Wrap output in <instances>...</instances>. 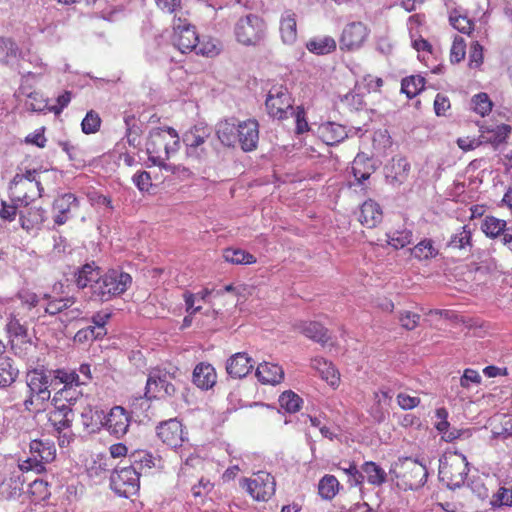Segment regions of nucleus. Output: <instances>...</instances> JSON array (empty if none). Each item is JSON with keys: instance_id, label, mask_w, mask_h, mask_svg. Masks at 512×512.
Returning a JSON list of instances; mask_svg holds the SVG:
<instances>
[{"instance_id": "f257e3e1", "label": "nucleus", "mask_w": 512, "mask_h": 512, "mask_svg": "<svg viewBox=\"0 0 512 512\" xmlns=\"http://www.w3.org/2000/svg\"><path fill=\"white\" fill-rule=\"evenodd\" d=\"M179 148L180 137L174 128H155L149 132L146 141V152L148 160L153 165L175 173V167L167 165L166 161L175 155Z\"/></svg>"}, {"instance_id": "f03ea898", "label": "nucleus", "mask_w": 512, "mask_h": 512, "mask_svg": "<svg viewBox=\"0 0 512 512\" xmlns=\"http://www.w3.org/2000/svg\"><path fill=\"white\" fill-rule=\"evenodd\" d=\"M44 187L35 169H26L13 177L9 185L10 200L19 206H28L42 197Z\"/></svg>"}, {"instance_id": "7ed1b4c3", "label": "nucleus", "mask_w": 512, "mask_h": 512, "mask_svg": "<svg viewBox=\"0 0 512 512\" xmlns=\"http://www.w3.org/2000/svg\"><path fill=\"white\" fill-rule=\"evenodd\" d=\"M132 284L129 273L116 269L108 270L100 275L95 284H91V299L101 303L124 294Z\"/></svg>"}, {"instance_id": "20e7f679", "label": "nucleus", "mask_w": 512, "mask_h": 512, "mask_svg": "<svg viewBox=\"0 0 512 512\" xmlns=\"http://www.w3.org/2000/svg\"><path fill=\"white\" fill-rule=\"evenodd\" d=\"M390 473L396 478L397 486L404 490L422 487L428 476L426 466L411 457L398 459L393 463Z\"/></svg>"}, {"instance_id": "39448f33", "label": "nucleus", "mask_w": 512, "mask_h": 512, "mask_svg": "<svg viewBox=\"0 0 512 512\" xmlns=\"http://www.w3.org/2000/svg\"><path fill=\"white\" fill-rule=\"evenodd\" d=\"M468 471V462L462 453L448 452L440 459L439 478L451 489L464 484Z\"/></svg>"}, {"instance_id": "423d86ee", "label": "nucleus", "mask_w": 512, "mask_h": 512, "mask_svg": "<svg viewBox=\"0 0 512 512\" xmlns=\"http://www.w3.org/2000/svg\"><path fill=\"white\" fill-rule=\"evenodd\" d=\"M267 25L263 18L255 14L241 17L235 25L236 40L246 46H256L264 40Z\"/></svg>"}, {"instance_id": "0eeeda50", "label": "nucleus", "mask_w": 512, "mask_h": 512, "mask_svg": "<svg viewBox=\"0 0 512 512\" xmlns=\"http://www.w3.org/2000/svg\"><path fill=\"white\" fill-rule=\"evenodd\" d=\"M31 457L19 462V469L22 472L35 471L42 473L45 470L44 464L52 462L56 457V448L49 440L34 439L30 443Z\"/></svg>"}, {"instance_id": "6e6552de", "label": "nucleus", "mask_w": 512, "mask_h": 512, "mask_svg": "<svg viewBox=\"0 0 512 512\" xmlns=\"http://www.w3.org/2000/svg\"><path fill=\"white\" fill-rule=\"evenodd\" d=\"M294 100L284 85H273L269 90L265 107L268 115L277 120H285L289 118L290 112L293 110Z\"/></svg>"}, {"instance_id": "1a4fd4ad", "label": "nucleus", "mask_w": 512, "mask_h": 512, "mask_svg": "<svg viewBox=\"0 0 512 512\" xmlns=\"http://www.w3.org/2000/svg\"><path fill=\"white\" fill-rule=\"evenodd\" d=\"M171 41L173 46L181 53H189L197 49L199 36L195 26L187 18L175 16Z\"/></svg>"}, {"instance_id": "9d476101", "label": "nucleus", "mask_w": 512, "mask_h": 512, "mask_svg": "<svg viewBox=\"0 0 512 512\" xmlns=\"http://www.w3.org/2000/svg\"><path fill=\"white\" fill-rule=\"evenodd\" d=\"M110 487L119 496H133L140 489V472L131 466L116 469L111 474Z\"/></svg>"}, {"instance_id": "9b49d317", "label": "nucleus", "mask_w": 512, "mask_h": 512, "mask_svg": "<svg viewBox=\"0 0 512 512\" xmlns=\"http://www.w3.org/2000/svg\"><path fill=\"white\" fill-rule=\"evenodd\" d=\"M48 421L58 433L59 446H68L74 438V433L71 430L74 421L72 408L54 405V409L49 412Z\"/></svg>"}, {"instance_id": "f8f14e48", "label": "nucleus", "mask_w": 512, "mask_h": 512, "mask_svg": "<svg viewBox=\"0 0 512 512\" xmlns=\"http://www.w3.org/2000/svg\"><path fill=\"white\" fill-rule=\"evenodd\" d=\"M241 485L256 501H268L275 493L276 483L270 473L259 471L251 479L244 478Z\"/></svg>"}, {"instance_id": "ddd939ff", "label": "nucleus", "mask_w": 512, "mask_h": 512, "mask_svg": "<svg viewBox=\"0 0 512 512\" xmlns=\"http://www.w3.org/2000/svg\"><path fill=\"white\" fill-rule=\"evenodd\" d=\"M156 434L162 443L174 449L181 447L188 440L187 432L177 418L160 422L156 427Z\"/></svg>"}, {"instance_id": "4468645a", "label": "nucleus", "mask_w": 512, "mask_h": 512, "mask_svg": "<svg viewBox=\"0 0 512 512\" xmlns=\"http://www.w3.org/2000/svg\"><path fill=\"white\" fill-rule=\"evenodd\" d=\"M211 135V128L207 125H195L186 131L183 135V143L186 147L188 158H201L204 148L203 145Z\"/></svg>"}, {"instance_id": "2eb2a0df", "label": "nucleus", "mask_w": 512, "mask_h": 512, "mask_svg": "<svg viewBox=\"0 0 512 512\" xmlns=\"http://www.w3.org/2000/svg\"><path fill=\"white\" fill-rule=\"evenodd\" d=\"M176 388L169 381V375L161 370L152 371L146 382L145 395L149 398L171 397L175 394Z\"/></svg>"}, {"instance_id": "dca6fc26", "label": "nucleus", "mask_w": 512, "mask_h": 512, "mask_svg": "<svg viewBox=\"0 0 512 512\" xmlns=\"http://www.w3.org/2000/svg\"><path fill=\"white\" fill-rule=\"evenodd\" d=\"M131 416L122 406H114L110 409L104 422L107 431L116 438L123 437L129 429Z\"/></svg>"}, {"instance_id": "f3484780", "label": "nucleus", "mask_w": 512, "mask_h": 512, "mask_svg": "<svg viewBox=\"0 0 512 512\" xmlns=\"http://www.w3.org/2000/svg\"><path fill=\"white\" fill-rule=\"evenodd\" d=\"M368 37V29L362 22L348 24L341 35L340 47L348 51L360 48Z\"/></svg>"}, {"instance_id": "a211bd4d", "label": "nucleus", "mask_w": 512, "mask_h": 512, "mask_svg": "<svg viewBox=\"0 0 512 512\" xmlns=\"http://www.w3.org/2000/svg\"><path fill=\"white\" fill-rule=\"evenodd\" d=\"M237 139L245 152L257 149L259 142V123L255 119L240 122L237 126Z\"/></svg>"}, {"instance_id": "6ab92c4d", "label": "nucleus", "mask_w": 512, "mask_h": 512, "mask_svg": "<svg viewBox=\"0 0 512 512\" xmlns=\"http://www.w3.org/2000/svg\"><path fill=\"white\" fill-rule=\"evenodd\" d=\"M78 207L79 202L72 193H65L57 197L52 204L55 225H64L71 218L72 211L78 209Z\"/></svg>"}, {"instance_id": "aec40b11", "label": "nucleus", "mask_w": 512, "mask_h": 512, "mask_svg": "<svg viewBox=\"0 0 512 512\" xmlns=\"http://www.w3.org/2000/svg\"><path fill=\"white\" fill-rule=\"evenodd\" d=\"M19 221L27 232L39 231L46 220V211L42 207L19 206Z\"/></svg>"}, {"instance_id": "412c9836", "label": "nucleus", "mask_w": 512, "mask_h": 512, "mask_svg": "<svg viewBox=\"0 0 512 512\" xmlns=\"http://www.w3.org/2000/svg\"><path fill=\"white\" fill-rule=\"evenodd\" d=\"M27 386L29 391L36 393L37 400L42 402L50 398L49 376L44 369H33L27 373Z\"/></svg>"}, {"instance_id": "4be33fe9", "label": "nucleus", "mask_w": 512, "mask_h": 512, "mask_svg": "<svg viewBox=\"0 0 512 512\" xmlns=\"http://www.w3.org/2000/svg\"><path fill=\"white\" fill-rule=\"evenodd\" d=\"M351 169L356 184L362 185V190L364 194H366L370 189V183L365 184V181H368L375 171V167L371 159L365 157L364 155L358 154L352 162Z\"/></svg>"}, {"instance_id": "5701e85b", "label": "nucleus", "mask_w": 512, "mask_h": 512, "mask_svg": "<svg viewBox=\"0 0 512 512\" xmlns=\"http://www.w3.org/2000/svg\"><path fill=\"white\" fill-rule=\"evenodd\" d=\"M298 331L305 337L325 346L330 343L331 335L329 330L320 322L303 321L297 325Z\"/></svg>"}, {"instance_id": "b1692460", "label": "nucleus", "mask_w": 512, "mask_h": 512, "mask_svg": "<svg viewBox=\"0 0 512 512\" xmlns=\"http://www.w3.org/2000/svg\"><path fill=\"white\" fill-rule=\"evenodd\" d=\"M254 367L253 360L244 352H239L230 357L226 364V372L233 378L245 377Z\"/></svg>"}, {"instance_id": "393cba45", "label": "nucleus", "mask_w": 512, "mask_h": 512, "mask_svg": "<svg viewBox=\"0 0 512 512\" xmlns=\"http://www.w3.org/2000/svg\"><path fill=\"white\" fill-rule=\"evenodd\" d=\"M131 467H136V471L147 472L152 468H162L163 460L161 457H156L152 453L145 450H137L129 455Z\"/></svg>"}, {"instance_id": "a878e982", "label": "nucleus", "mask_w": 512, "mask_h": 512, "mask_svg": "<svg viewBox=\"0 0 512 512\" xmlns=\"http://www.w3.org/2000/svg\"><path fill=\"white\" fill-rule=\"evenodd\" d=\"M383 219L381 206L374 200H366L360 207L359 221L367 228H374Z\"/></svg>"}, {"instance_id": "bb28decb", "label": "nucleus", "mask_w": 512, "mask_h": 512, "mask_svg": "<svg viewBox=\"0 0 512 512\" xmlns=\"http://www.w3.org/2000/svg\"><path fill=\"white\" fill-rule=\"evenodd\" d=\"M311 367L315 369L320 377L331 387L337 388L340 384V373L332 362L323 357H315L311 360Z\"/></svg>"}, {"instance_id": "cd10ccee", "label": "nucleus", "mask_w": 512, "mask_h": 512, "mask_svg": "<svg viewBox=\"0 0 512 512\" xmlns=\"http://www.w3.org/2000/svg\"><path fill=\"white\" fill-rule=\"evenodd\" d=\"M473 246V231L469 225L457 229L446 243L448 249L458 251H470Z\"/></svg>"}, {"instance_id": "c85d7f7f", "label": "nucleus", "mask_w": 512, "mask_h": 512, "mask_svg": "<svg viewBox=\"0 0 512 512\" xmlns=\"http://www.w3.org/2000/svg\"><path fill=\"white\" fill-rule=\"evenodd\" d=\"M318 133L321 140L329 146L336 145L347 137L345 126L335 122L321 124L318 128Z\"/></svg>"}, {"instance_id": "c756f323", "label": "nucleus", "mask_w": 512, "mask_h": 512, "mask_svg": "<svg viewBox=\"0 0 512 512\" xmlns=\"http://www.w3.org/2000/svg\"><path fill=\"white\" fill-rule=\"evenodd\" d=\"M256 376L263 384L276 385L281 383L284 379V371L283 368L276 363L263 362L258 365Z\"/></svg>"}, {"instance_id": "7c9ffc66", "label": "nucleus", "mask_w": 512, "mask_h": 512, "mask_svg": "<svg viewBox=\"0 0 512 512\" xmlns=\"http://www.w3.org/2000/svg\"><path fill=\"white\" fill-rule=\"evenodd\" d=\"M99 276L100 268L95 262L86 263L75 272L74 282L79 289L91 288V284H95Z\"/></svg>"}, {"instance_id": "2f4dec72", "label": "nucleus", "mask_w": 512, "mask_h": 512, "mask_svg": "<svg viewBox=\"0 0 512 512\" xmlns=\"http://www.w3.org/2000/svg\"><path fill=\"white\" fill-rule=\"evenodd\" d=\"M411 256L419 262H427L439 255V249L430 238H424L410 249Z\"/></svg>"}, {"instance_id": "473e14b6", "label": "nucleus", "mask_w": 512, "mask_h": 512, "mask_svg": "<svg viewBox=\"0 0 512 512\" xmlns=\"http://www.w3.org/2000/svg\"><path fill=\"white\" fill-rule=\"evenodd\" d=\"M216 382V373L210 364L200 363L193 371V383L201 389H209Z\"/></svg>"}, {"instance_id": "72a5a7b5", "label": "nucleus", "mask_w": 512, "mask_h": 512, "mask_svg": "<svg viewBox=\"0 0 512 512\" xmlns=\"http://www.w3.org/2000/svg\"><path fill=\"white\" fill-rule=\"evenodd\" d=\"M280 34L285 44H293L297 40L296 15L292 11H286L280 20Z\"/></svg>"}, {"instance_id": "f704fd0d", "label": "nucleus", "mask_w": 512, "mask_h": 512, "mask_svg": "<svg viewBox=\"0 0 512 512\" xmlns=\"http://www.w3.org/2000/svg\"><path fill=\"white\" fill-rule=\"evenodd\" d=\"M82 395L83 393L80 387L63 386L54 394L52 399L53 405H60V407H71L82 397Z\"/></svg>"}, {"instance_id": "c9c22d12", "label": "nucleus", "mask_w": 512, "mask_h": 512, "mask_svg": "<svg viewBox=\"0 0 512 512\" xmlns=\"http://www.w3.org/2000/svg\"><path fill=\"white\" fill-rule=\"evenodd\" d=\"M507 227L506 220L497 218L493 215H487L482 220L480 228L487 238L494 240L499 238L500 235L505 232Z\"/></svg>"}, {"instance_id": "e433bc0d", "label": "nucleus", "mask_w": 512, "mask_h": 512, "mask_svg": "<svg viewBox=\"0 0 512 512\" xmlns=\"http://www.w3.org/2000/svg\"><path fill=\"white\" fill-rule=\"evenodd\" d=\"M362 473L364 474V480L374 486H381L387 480V474L385 470L373 461H366L361 466Z\"/></svg>"}, {"instance_id": "4c0bfd02", "label": "nucleus", "mask_w": 512, "mask_h": 512, "mask_svg": "<svg viewBox=\"0 0 512 512\" xmlns=\"http://www.w3.org/2000/svg\"><path fill=\"white\" fill-rule=\"evenodd\" d=\"M511 130V126L508 124L497 125L493 128L485 127L481 129V137L484 139V142L499 145L506 141Z\"/></svg>"}, {"instance_id": "58836bf2", "label": "nucleus", "mask_w": 512, "mask_h": 512, "mask_svg": "<svg viewBox=\"0 0 512 512\" xmlns=\"http://www.w3.org/2000/svg\"><path fill=\"white\" fill-rule=\"evenodd\" d=\"M7 332L9 333L10 337H13L11 339V345L16 354L18 353L16 341H21L22 343L31 346L30 341H24V339L27 337V328L22 325L16 317L10 318L9 322L7 323ZM19 354H21V351H19Z\"/></svg>"}, {"instance_id": "ea45409f", "label": "nucleus", "mask_w": 512, "mask_h": 512, "mask_svg": "<svg viewBox=\"0 0 512 512\" xmlns=\"http://www.w3.org/2000/svg\"><path fill=\"white\" fill-rule=\"evenodd\" d=\"M425 78L420 75L405 77L401 82V91L412 99L417 96L425 87Z\"/></svg>"}, {"instance_id": "a19ab883", "label": "nucleus", "mask_w": 512, "mask_h": 512, "mask_svg": "<svg viewBox=\"0 0 512 512\" xmlns=\"http://www.w3.org/2000/svg\"><path fill=\"white\" fill-rule=\"evenodd\" d=\"M340 483L333 475H325L318 484L319 495L326 500L333 499L339 491Z\"/></svg>"}, {"instance_id": "79ce46f5", "label": "nucleus", "mask_w": 512, "mask_h": 512, "mask_svg": "<svg viewBox=\"0 0 512 512\" xmlns=\"http://www.w3.org/2000/svg\"><path fill=\"white\" fill-rule=\"evenodd\" d=\"M387 243L394 249H402L412 242L413 233L411 230L404 228L393 232H388Z\"/></svg>"}, {"instance_id": "37998d69", "label": "nucleus", "mask_w": 512, "mask_h": 512, "mask_svg": "<svg viewBox=\"0 0 512 512\" xmlns=\"http://www.w3.org/2000/svg\"><path fill=\"white\" fill-rule=\"evenodd\" d=\"M306 48L315 54L324 55L336 48V42L332 37L315 38L307 42Z\"/></svg>"}, {"instance_id": "c03bdc74", "label": "nucleus", "mask_w": 512, "mask_h": 512, "mask_svg": "<svg viewBox=\"0 0 512 512\" xmlns=\"http://www.w3.org/2000/svg\"><path fill=\"white\" fill-rule=\"evenodd\" d=\"M18 370L12 366V361L8 357L0 358V388L10 386L16 379Z\"/></svg>"}, {"instance_id": "a18cd8bd", "label": "nucleus", "mask_w": 512, "mask_h": 512, "mask_svg": "<svg viewBox=\"0 0 512 512\" xmlns=\"http://www.w3.org/2000/svg\"><path fill=\"white\" fill-rule=\"evenodd\" d=\"M303 400L295 392L284 391L279 397V404L282 409L288 413H296L301 409Z\"/></svg>"}, {"instance_id": "49530a36", "label": "nucleus", "mask_w": 512, "mask_h": 512, "mask_svg": "<svg viewBox=\"0 0 512 512\" xmlns=\"http://www.w3.org/2000/svg\"><path fill=\"white\" fill-rule=\"evenodd\" d=\"M449 21L460 33L470 35L474 30V22L466 15L460 14L458 10H453L450 13Z\"/></svg>"}, {"instance_id": "de8ad7c7", "label": "nucleus", "mask_w": 512, "mask_h": 512, "mask_svg": "<svg viewBox=\"0 0 512 512\" xmlns=\"http://www.w3.org/2000/svg\"><path fill=\"white\" fill-rule=\"evenodd\" d=\"M19 55L17 44L11 39L0 38V63L9 64Z\"/></svg>"}, {"instance_id": "09e8293b", "label": "nucleus", "mask_w": 512, "mask_h": 512, "mask_svg": "<svg viewBox=\"0 0 512 512\" xmlns=\"http://www.w3.org/2000/svg\"><path fill=\"white\" fill-rule=\"evenodd\" d=\"M472 108L475 113L481 117L487 116L493 108V102L487 93L480 92L474 95L471 99Z\"/></svg>"}, {"instance_id": "8fccbe9b", "label": "nucleus", "mask_w": 512, "mask_h": 512, "mask_svg": "<svg viewBox=\"0 0 512 512\" xmlns=\"http://www.w3.org/2000/svg\"><path fill=\"white\" fill-rule=\"evenodd\" d=\"M226 262L232 264L251 265L256 263V257L242 249L226 248Z\"/></svg>"}, {"instance_id": "3c124183", "label": "nucleus", "mask_w": 512, "mask_h": 512, "mask_svg": "<svg viewBox=\"0 0 512 512\" xmlns=\"http://www.w3.org/2000/svg\"><path fill=\"white\" fill-rule=\"evenodd\" d=\"M54 381H58L63 386H76L86 384V381H81L79 375L73 370L57 369L54 371Z\"/></svg>"}, {"instance_id": "603ef678", "label": "nucleus", "mask_w": 512, "mask_h": 512, "mask_svg": "<svg viewBox=\"0 0 512 512\" xmlns=\"http://www.w3.org/2000/svg\"><path fill=\"white\" fill-rule=\"evenodd\" d=\"M75 303L76 298L74 297L50 299L45 308V312L50 315H55L59 313L64 314V311H66V309L70 308L71 306L75 305Z\"/></svg>"}, {"instance_id": "864d4df0", "label": "nucleus", "mask_w": 512, "mask_h": 512, "mask_svg": "<svg viewBox=\"0 0 512 512\" xmlns=\"http://www.w3.org/2000/svg\"><path fill=\"white\" fill-rule=\"evenodd\" d=\"M28 492L34 502L43 501L51 494L48 483L40 479L34 480L30 484Z\"/></svg>"}, {"instance_id": "5fc2aeb1", "label": "nucleus", "mask_w": 512, "mask_h": 512, "mask_svg": "<svg viewBox=\"0 0 512 512\" xmlns=\"http://www.w3.org/2000/svg\"><path fill=\"white\" fill-rule=\"evenodd\" d=\"M26 105L29 110L34 112L49 111L50 106L48 105L47 99L44 98L43 94L34 91L27 95Z\"/></svg>"}, {"instance_id": "6e6d98bb", "label": "nucleus", "mask_w": 512, "mask_h": 512, "mask_svg": "<svg viewBox=\"0 0 512 512\" xmlns=\"http://www.w3.org/2000/svg\"><path fill=\"white\" fill-rule=\"evenodd\" d=\"M101 118L97 112L90 110L82 120L81 128L85 134L96 133L101 126Z\"/></svg>"}, {"instance_id": "4d7b16f0", "label": "nucleus", "mask_w": 512, "mask_h": 512, "mask_svg": "<svg viewBox=\"0 0 512 512\" xmlns=\"http://www.w3.org/2000/svg\"><path fill=\"white\" fill-rule=\"evenodd\" d=\"M295 118V133L297 135L304 134L310 130L309 123L307 121L306 111L303 106H297L290 112Z\"/></svg>"}, {"instance_id": "13d9d810", "label": "nucleus", "mask_w": 512, "mask_h": 512, "mask_svg": "<svg viewBox=\"0 0 512 512\" xmlns=\"http://www.w3.org/2000/svg\"><path fill=\"white\" fill-rule=\"evenodd\" d=\"M490 503L493 508L512 507V488L500 487L492 496Z\"/></svg>"}, {"instance_id": "bf43d9fd", "label": "nucleus", "mask_w": 512, "mask_h": 512, "mask_svg": "<svg viewBox=\"0 0 512 512\" xmlns=\"http://www.w3.org/2000/svg\"><path fill=\"white\" fill-rule=\"evenodd\" d=\"M483 46L474 41L470 45L468 66L471 69H478L483 64L484 60Z\"/></svg>"}, {"instance_id": "052dcab7", "label": "nucleus", "mask_w": 512, "mask_h": 512, "mask_svg": "<svg viewBox=\"0 0 512 512\" xmlns=\"http://www.w3.org/2000/svg\"><path fill=\"white\" fill-rule=\"evenodd\" d=\"M466 55V42L460 37L456 36L453 40L451 49H450V61L452 63L461 62Z\"/></svg>"}, {"instance_id": "680f3d73", "label": "nucleus", "mask_w": 512, "mask_h": 512, "mask_svg": "<svg viewBox=\"0 0 512 512\" xmlns=\"http://www.w3.org/2000/svg\"><path fill=\"white\" fill-rule=\"evenodd\" d=\"M247 299V288L242 287L241 291L232 285H226V303H233L235 306L243 304Z\"/></svg>"}, {"instance_id": "e2e57ef3", "label": "nucleus", "mask_w": 512, "mask_h": 512, "mask_svg": "<svg viewBox=\"0 0 512 512\" xmlns=\"http://www.w3.org/2000/svg\"><path fill=\"white\" fill-rule=\"evenodd\" d=\"M481 380L482 378L478 371L467 368L464 370L463 375L460 378V385L465 389H469L472 385H479Z\"/></svg>"}, {"instance_id": "0e129e2a", "label": "nucleus", "mask_w": 512, "mask_h": 512, "mask_svg": "<svg viewBox=\"0 0 512 512\" xmlns=\"http://www.w3.org/2000/svg\"><path fill=\"white\" fill-rule=\"evenodd\" d=\"M392 169L395 170V175L393 176L394 180L397 182H403L410 170V165L406 159L400 158L398 160H393Z\"/></svg>"}, {"instance_id": "69168bd1", "label": "nucleus", "mask_w": 512, "mask_h": 512, "mask_svg": "<svg viewBox=\"0 0 512 512\" xmlns=\"http://www.w3.org/2000/svg\"><path fill=\"white\" fill-rule=\"evenodd\" d=\"M196 54L206 56V57H214L219 54V48L214 43L212 39L200 41L197 45V49L194 50Z\"/></svg>"}, {"instance_id": "338daca9", "label": "nucleus", "mask_w": 512, "mask_h": 512, "mask_svg": "<svg viewBox=\"0 0 512 512\" xmlns=\"http://www.w3.org/2000/svg\"><path fill=\"white\" fill-rule=\"evenodd\" d=\"M420 320V315L411 311H403L400 313L399 322L406 330L415 329Z\"/></svg>"}, {"instance_id": "774afa93", "label": "nucleus", "mask_w": 512, "mask_h": 512, "mask_svg": "<svg viewBox=\"0 0 512 512\" xmlns=\"http://www.w3.org/2000/svg\"><path fill=\"white\" fill-rule=\"evenodd\" d=\"M133 183L141 192H148L152 187V179L147 171L137 172L133 176Z\"/></svg>"}]
</instances>
